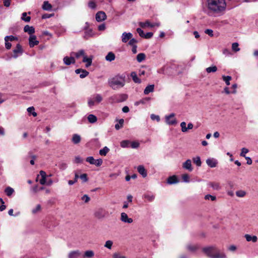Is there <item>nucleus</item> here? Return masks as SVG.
<instances>
[{
    "mask_svg": "<svg viewBox=\"0 0 258 258\" xmlns=\"http://www.w3.org/2000/svg\"><path fill=\"white\" fill-rule=\"evenodd\" d=\"M96 20L97 22H101L106 19V15L103 11H99L96 14Z\"/></svg>",
    "mask_w": 258,
    "mask_h": 258,
    "instance_id": "9d476101",
    "label": "nucleus"
},
{
    "mask_svg": "<svg viewBox=\"0 0 258 258\" xmlns=\"http://www.w3.org/2000/svg\"><path fill=\"white\" fill-rule=\"evenodd\" d=\"M178 182L176 176H170L167 179V183L169 184L176 183Z\"/></svg>",
    "mask_w": 258,
    "mask_h": 258,
    "instance_id": "bb28decb",
    "label": "nucleus"
},
{
    "mask_svg": "<svg viewBox=\"0 0 258 258\" xmlns=\"http://www.w3.org/2000/svg\"><path fill=\"white\" fill-rule=\"evenodd\" d=\"M82 200L84 201L85 203H87L90 201V198L88 195H85L82 197Z\"/></svg>",
    "mask_w": 258,
    "mask_h": 258,
    "instance_id": "e2e57ef3",
    "label": "nucleus"
},
{
    "mask_svg": "<svg viewBox=\"0 0 258 258\" xmlns=\"http://www.w3.org/2000/svg\"><path fill=\"white\" fill-rule=\"evenodd\" d=\"M175 114L171 113L165 117L166 122L169 125H173L176 124V121L174 117Z\"/></svg>",
    "mask_w": 258,
    "mask_h": 258,
    "instance_id": "6e6552de",
    "label": "nucleus"
},
{
    "mask_svg": "<svg viewBox=\"0 0 258 258\" xmlns=\"http://www.w3.org/2000/svg\"><path fill=\"white\" fill-rule=\"evenodd\" d=\"M17 40V37H15L12 35H10V36H7L5 37V41H13L14 40Z\"/></svg>",
    "mask_w": 258,
    "mask_h": 258,
    "instance_id": "3c124183",
    "label": "nucleus"
},
{
    "mask_svg": "<svg viewBox=\"0 0 258 258\" xmlns=\"http://www.w3.org/2000/svg\"><path fill=\"white\" fill-rule=\"evenodd\" d=\"M109 149L107 147H104L99 151V154L101 156H105L109 152Z\"/></svg>",
    "mask_w": 258,
    "mask_h": 258,
    "instance_id": "ea45409f",
    "label": "nucleus"
},
{
    "mask_svg": "<svg viewBox=\"0 0 258 258\" xmlns=\"http://www.w3.org/2000/svg\"><path fill=\"white\" fill-rule=\"evenodd\" d=\"M235 194L238 197L243 198L245 196L246 192L244 190H239L236 191Z\"/></svg>",
    "mask_w": 258,
    "mask_h": 258,
    "instance_id": "e433bc0d",
    "label": "nucleus"
},
{
    "mask_svg": "<svg viewBox=\"0 0 258 258\" xmlns=\"http://www.w3.org/2000/svg\"><path fill=\"white\" fill-rule=\"evenodd\" d=\"M232 49L235 52L239 51L240 50V48H239L238 43L237 42L232 43Z\"/></svg>",
    "mask_w": 258,
    "mask_h": 258,
    "instance_id": "49530a36",
    "label": "nucleus"
},
{
    "mask_svg": "<svg viewBox=\"0 0 258 258\" xmlns=\"http://www.w3.org/2000/svg\"><path fill=\"white\" fill-rule=\"evenodd\" d=\"M208 185L214 190H218L221 188L220 184L217 182H210L208 183Z\"/></svg>",
    "mask_w": 258,
    "mask_h": 258,
    "instance_id": "393cba45",
    "label": "nucleus"
},
{
    "mask_svg": "<svg viewBox=\"0 0 258 258\" xmlns=\"http://www.w3.org/2000/svg\"><path fill=\"white\" fill-rule=\"evenodd\" d=\"M146 58V55L144 53H140L137 56V60L139 62H141Z\"/></svg>",
    "mask_w": 258,
    "mask_h": 258,
    "instance_id": "72a5a7b5",
    "label": "nucleus"
},
{
    "mask_svg": "<svg viewBox=\"0 0 258 258\" xmlns=\"http://www.w3.org/2000/svg\"><path fill=\"white\" fill-rule=\"evenodd\" d=\"M206 7L209 15L220 16L226 11V2L225 0H207Z\"/></svg>",
    "mask_w": 258,
    "mask_h": 258,
    "instance_id": "f257e3e1",
    "label": "nucleus"
},
{
    "mask_svg": "<svg viewBox=\"0 0 258 258\" xmlns=\"http://www.w3.org/2000/svg\"><path fill=\"white\" fill-rule=\"evenodd\" d=\"M154 90V85H148L144 91V93L145 95H148L151 92H153Z\"/></svg>",
    "mask_w": 258,
    "mask_h": 258,
    "instance_id": "a878e982",
    "label": "nucleus"
},
{
    "mask_svg": "<svg viewBox=\"0 0 258 258\" xmlns=\"http://www.w3.org/2000/svg\"><path fill=\"white\" fill-rule=\"evenodd\" d=\"M186 247L188 250H190L191 251H194L198 248V246L197 245H191V244L187 245Z\"/></svg>",
    "mask_w": 258,
    "mask_h": 258,
    "instance_id": "09e8293b",
    "label": "nucleus"
},
{
    "mask_svg": "<svg viewBox=\"0 0 258 258\" xmlns=\"http://www.w3.org/2000/svg\"><path fill=\"white\" fill-rule=\"evenodd\" d=\"M182 179L183 181L185 182H189V177L187 174H184L182 175Z\"/></svg>",
    "mask_w": 258,
    "mask_h": 258,
    "instance_id": "6e6d98bb",
    "label": "nucleus"
},
{
    "mask_svg": "<svg viewBox=\"0 0 258 258\" xmlns=\"http://www.w3.org/2000/svg\"><path fill=\"white\" fill-rule=\"evenodd\" d=\"M133 37V34L130 32H123L121 35V41L123 43H126Z\"/></svg>",
    "mask_w": 258,
    "mask_h": 258,
    "instance_id": "9b49d317",
    "label": "nucleus"
},
{
    "mask_svg": "<svg viewBox=\"0 0 258 258\" xmlns=\"http://www.w3.org/2000/svg\"><path fill=\"white\" fill-rule=\"evenodd\" d=\"M86 161L87 162H89L91 164L94 165L95 162V159L93 157L90 156L86 158Z\"/></svg>",
    "mask_w": 258,
    "mask_h": 258,
    "instance_id": "13d9d810",
    "label": "nucleus"
},
{
    "mask_svg": "<svg viewBox=\"0 0 258 258\" xmlns=\"http://www.w3.org/2000/svg\"><path fill=\"white\" fill-rule=\"evenodd\" d=\"M102 100V97L100 94H96L88 98V104L89 107H91L94 105L99 104Z\"/></svg>",
    "mask_w": 258,
    "mask_h": 258,
    "instance_id": "20e7f679",
    "label": "nucleus"
},
{
    "mask_svg": "<svg viewBox=\"0 0 258 258\" xmlns=\"http://www.w3.org/2000/svg\"><path fill=\"white\" fill-rule=\"evenodd\" d=\"M88 120L90 123H93L97 121V117L93 114H89L88 116Z\"/></svg>",
    "mask_w": 258,
    "mask_h": 258,
    "instance_id": "7c9ffc66",
    "label": "nucleus"
},
{
    "mask_svg": "<svg viewBox=\"0 0 258 258\" xmlns=\"http://www.w3.org/2000/svg\"><path fill=\"white\" fill-rule=\"evenodd\" d=\"M182 167L189 171H192L193 168L191 165V161L190 159L186 160L184 163H183Z\"/></svg>",
    "mask_w": 258,
    "mask_h": 258,
    "instance_id": "2eb2a0df",
    "label": "nucleus"
},
{
    "mask_svg": "<svg viewBox=\"0 0 258 258\" xmlns=\"http://www.w3.org/2000/svg\"><path fill=\"white\" fill-rule=\"evenodd\" d=\"M124 123V120L123 119H120L119 120V123H117L115 125V128L116 130H118L121 127H122L123 124Z\"/></svg>",
    "mask_w": 258,
    "mask_h": 258,
    "instance_id": "a18cd8bd",
    "label": "nucleus"
},
{
    "mask_svg": "<svg viewBox=\"0 0 258 258\" xmlns=\"http://www.w3.org/2000/svg\"><path fill=\"white\" fill-rule=\"evenodd\" d=\"M107 214V212L103 208H99L97 209L94 213L95 217L99 219L105 218Z\"/></svg>",
    "mask_w": 258,
    "mask_h": 258,
    "instance_id": "423d86ee",
    "label": "nucleus"
},
{
    "mask_svg": "<svg viewBox=\"0 0 258 258\" xmlns=\"http://www.w3.org/2000/svg\"><path fill=\"white\" fill-rule=\"evenodd\" d=\"M131 76L134 82L136 83H140L141 80L138 77L137 74L135 72H133L131 74Z\"/></svg>",
    "mask_w": 258,
    "mask_h": 258,
    "instance_id": "c85d7f7f",
    "label": "nucleus"
},
{
    "mask_svg": "<svg viewBox=\"0 0 258 258\" xmlns=\"http://www.w3.org/2000/svg\"><path fill=\"white\" fill-rule=\"evenodd\" d=\"M120 220L126 223H132L133 222V220L129 218L127 215L125 213H121L120 215Z\"/></svg>",
    "mask_w": 258,
    "mask_h": 258,
    "instance_id": "f8f14e48",
    "label": "nucleus"
},
{
    "mask_svg": "<svg viewBox=\"0 0 258 258\" xmlns=\"http://www.w3.org/2000/svg\"><path fill=\"white\" fill-rule=\"evenodd\" d=\"M29 44L30 47H33L39 44V41L36 40V36L35 35L30 36Z\"/></svg>",
    "mask_w": 258,
    "mask_h": 258,
    "instance_id": "ddd939ff",
    "label": "nucleus"
},
{
    "mask_svg": "<svg viewBox=\"0 0 258 258\" xmlns=\"http://www.w3.org/2000/svg\"><path fill=\"white\" fill-rule=\"evenodd\" d=\"M113 245V242L111 240H107L104 244V247L111 249Z\"/></svg>",
    "mask_w": 258,
    "mask_h": 258,
    "instance_id": "de8ad7c7",
    "label": "nucleus"
},
{
    "mask_svg": "<svg viewBox=\"0 0 258 258\" xmlns=\"http://www.w3.org/2000/svg\"><path fill=\"white\" fill-rule=\"evenodd\" d=\"M203 251L211 258H226L225 253L220 252L219 249L216 246L204 247Z\"/></svg>",
    "mask_w": 258,
    "mask_h": 258,
    "instance_id": "7ed1b4c3",
    "label": "nucleus"
},
{
    "mask_svg": "<svg viewBox=\"0 0 258 258\" xmlns=\"http://www.w3.org/2000/svg\"><path fill=\"white\" fill-rule=\"evenodd\" d=\"M138 42V41L135 39V38H132L129 42H128V45H131V46H137L136 45V44Z\"/></svg>",
    "mask_w": 258,
    "mask_h": 258,
    "instance_id": "5fc2aeb1",
    "label": "nucleus"
},
{
    "mask_svg": "<svg viewBox=\"0 0 258 258\" xmlns=\"http://www.w3.org/2000/svg\"><path fill=\"white\" fill-rule=\"evenodd\" d=\"M76 74H80V77L81 78H84L87 76L89 74V72L87 71L81 69H77L75 71Z\"/></svg>",
    "mask_w": 258,
    "mask_h": 258,
    "instance_id": "6ab92c4d",
    "label": "nucleus"
},
{
    "mask_svg": "<svg viewBox=\"0 0 258 258\" xmlns=\"http://www.w3.org/2000/svg\"><path fill=\"white\" fill-rule=\"evenodd\" d=\"M205 199L206 200H211L212 201H215L216 199V197L214 196H212L211 195H207L205 196Z\"/></svg>",
    "mask_w": 258,
    "mask_h": 258,
    "instance_id": "603ef678",
    "label": "nucleus"
},
{
    "mask_svg": "<svg viewBox=\"0 0 258 258\" xmlns=\"http://www.w3.org/2000/svg\"><path fill=\"white\" fill-rule=\"evenodd\" d=\"M103 161L101 159H98L97 160L95 159V162L94 165H95L97 166H100L102 164Z\"/></svg>",
    "mask_w": 258,
    "mask_h": 258,
    "instance_id": "680f3d73",
    "label": "nucleus"
},
{
    "mask_svg": "<svg viewBox=\"0 0 258 258\" xmlns=\"http://www.w3.org/2000/svg\"><path fill=\"white\" fill-rule=\"evenodd\" d=\"M40 210H41L40 205H37L36 206V207L32 210V212L33 214H35L37 213L38 212L40 211Z\"/></svg>",
    "mask_w": 258,
    "mask_h": 258,
    "instance_id": "4d7b16f0",
    "label": "nucleus"
},
{
    "mask_svg": "<svg viewBox=\"0 0 258 258\" xmlns=\"http://www.w3.org/2000/svg\"><path fill=\"white\" fill-rule=\"evenodd\" d=\"M222 79L227 86L230 85V81L232 79L231 77L229 76H223Z\"/></svg>",
    "mask_w": 258,
    "mask_h": 258,
    "instance_id": "37998d69",
    "label": "nucleus"
},
{
    "mask_svg": "<svg viewBox=\"0 0 258 258\" xmlns=\"http://www.w3.org/2000/svg\"><path fill=\"white\" fill-rule=\"evenodd\" d=\"M93 56L91 55L89 57H87V56L85 54L83 58V62L86 63V67L88 68L91 66L92 62Z\"/></svg>",
    "mask_w": 258,
    "mask_h": 258,
    "instance_id": "4468645a",
    "label": "nucleus"
},
{
    "mask_svg": "<svg viewBox=\"0 0 258 258\" xmlns=\"http://www.w3.org/2000/svg\"><path fill=\"white\" fill-rule=\"evenodd\" d=\"M21 19L26 22H29L30 21L31 18L29 16H27V13L24 12L22 14Z\"/></svg>",
    "mask_w": 258,
    "mask_h": 258,
    "instance_id": "58836bf2",
    "label": "nucleus"
},
{
    "mask_svg": "<svg viewBox=\"0 0 258 258\" xmlns=\"http://www.w3.org/2000/svg\"><path fill=\"white\" fill-rule=\"evenodd\" d=\"M139 25L143 28H145L147 27L153 28L154 27L157 26L159 27L160 25V23L159 22L156 23H151L149 21H146L145 22H140L139 23Z\"/></svg>",
    "mask_w": 258,
    "mask_h": 258,
    "instance_id": "0eeeda50",
    "label": "nucleus"
},
{
    "mask_svg": "<svg viewBox=\"0 0 258 258\" xmlns=\"http://www.w3.org/2000/svg\"><path fill=\"white\" fill-rule=\"evenodd\" d=\"M206 163L209 167L214 168L217 166L218 162L214 158H208L206 160Z\"/></svg>",
    "mask_w": 258,
    "mask_h": 258,
    "instance_id": "f3484780",
    "label": "nucleus"
},
{
    "mask_svg": "<svg viewBox=\"0 0 258 258\" xmlns=\"http://www.w3.org/2000/svg\"><path fill=\"white\" fill-rule=\"evenodd\" d=\"M13 52L14 53L13 55L14 58H17L18 57V53L21 54L22 53V47L19 44L17 45L16 48L13 50Z\"/></svg>",
    "mask_w": 258,
    "mask_h": 258,
    "instance_id": "b1692460",
    "label": "nucleus"
},
{
    "mask_svg": "<svg viewBox=\"0 0 258 258\" xmlns=\"http://www.w3.org/2000/svg\"><path fill=\"white\" fill-rule=\"evenodd\" d=\"M63 61L64 63L67 66L70 65L72 63L74 64L76 62L75 58L72 56L71 57L65 56L63 59Z\"/></svg>",
    "mask_w": 258,
    "mask_h": 258,
    "instance_id": "dca6fc26",
    "label": "nucleus"
},
{
    "mask_svg": "<svg viewBox=\"0 0 258 258\" xmlns=\"http://www.w3.org/2000/svg\"><path fill=\"white\" fill-rule=\"evenodd\" d=\"M151 100V98L150 97H145L142 100H140L138 102L135 103L136 105H138L139 104H145L146 102L149 101Z\"/></svg>",
    "mask_w": 258,
    "mask_h": 258,
    "instance_id": "c03bdc74",
    "label": "nucleus"
},
{
    "mask_svg": "<svg viewBox=\"0 0 258 258\" xmlns=\"http://www.w3.org/2000/svg\"><path fill=\"white\" fill-rule=\"evenodd\" d=\"M192 161L194 163L196 164L198 166L200 167L201 166L202 162L201 160V158L199 156L194 157L192 158Z\"/></svg>",
    "mask_w": 258,
    "mask_h": 258,
    "instance_id": "c9c22d12",
    "label": "nucleus"
},
{
    "mask_svg": "<svg viewBox=\"0 0 258 258\" xmlns=\"http://www.w3.org/2000/svg\"><path fill=\"white\" fill-rule=\"evenodd\" d=\"M85 55V51L83 49H81L79 50L78 52H72L71 53V56H75L77 58H78L81 56H83V57Z\"/></svg>",
    "mask_w": 258,
    "mask_h": 258,
    "instance_id": "aec40b11",
    "label": "nucleus"
},
{
    "mask_svg": "<svg viewBox=\"0 0 258 258\" xmlns=\"http://www.w3.org/2000/svg\"><path fill=\"white\" fill-rule=\"evenodd\" d=\"M113 258H126L125 256L122 255L118 252H115L113 254Z\"/></svg>",
    "mask_w": 258,
    "mask_h": 258,
    "instance_id": "052dcab7",
    "label": "nucleus"
},
{
    "mask_svg": "<svg viewBox=\"0 0 258 258\" xmlns=\"http://www.w3.org/2000/svg\"><path fill=\"white\" fill-rule=\"evenodd\" d=\"M206 70L208 73H215L217 71V68L216 66H213L207 68Z\"/></svg>",
    "mask_w": 258,
    "mask_h": 258,
    "instance_id": "4c0bfd02",
    "label": "nucleus"
},
{
    "mask_svg": "<svg viewBox=\"0 0 258 258\" xmlns=\"http://www.w3.org/2000/svg\"><path fill=\"white\" fill-rule=\"evenodd\" d=\"M80 141H81V137L80 135H79L78 134L73 135V137H72V142L75 144H77L79 143L80 142Z\"/></svg>",
    "mask_w": 258,
    "mask_h": 258,
    "instance_id": "cd10ccee",
    "label": "nucleus"
},
{
    "mask_svg": "<svg viewBox=\"0 0 258 258\" xmlns=\"http://www.w3.org/2000/svg\"><path fill=\"white\" fill-rule=\"evenodd\" d=\"M186 124L185 122H184V121L181 122V123H180L181 131L183 133L186 132L187 131V128L186 127Z\"/></svg>",
    "mask_w": 258,
    "mask_h": 258,
    "instance_id": "864d4df0",
    "label": "nucleus"
},
{
    "mask_svg": "<svg viewBox=\"0 0 258 258\" xmlns=\"http://www.w3.org/2000/svg\"><path fill=\"white\" fill-rule=\"evenodd\" d=\"M151 118L153 120H156L157 121H160V117H159V116L157 115H155L154 114H152L151 115Z\"/></svg>",
    "mask_w": 258,
    "mask_h": 258,
    "instance_id": "69168bd1",
    "label": "nucleus"
},
{
    "mask_svg": "<svg viewBox=\"0 0 258 258\" xmlns=\"http://www.w3.org/2000/svg\"><path fill=\"white\" fill-rule=\"evenodd\" d=\"M144 197L149 202H152L155 199V196L151 194H145L144 195Z\"/></svg>",
    "mask_w": 258,
    "mask_h": 258,
    "instance_id": "f704fd0d",
    "label": "nucleus"
},
{
    "mask_svg": "<svg viewBox=\"0 0 258 258\" xmlns=\"http://www.w3.org/2000/svg\"><path fill=\"white\" fill-rule=\"evenodd\" d=\"M14 189L11 187H7L5 189V192L6 195L9 197L11 196L14 193Z\"/></svg>",
    "mask_w": 258,
    "mask_h": 258,
    "instance_id": "a19ab883",
    "label": "nucleus"
},
{
    "mask_svg": "<svg viewBox=\"0 0 258 258\" xmlns=\"http://www.w3.org/2000/svg\"><path fill=\"white\" fill-rule=\"evenodd\" d=\"M131 142L128 140H124L120 142V146L122 148H127L130 146Z\"/></svg>",
    "mask_w": 258,
    "mask_h": 258,
    "instance_id": "79ce46f5",
    "label": "nucleus"
},
{
    "mask_svg": "<svg viewBox=\"0 0 258 258\" xmlns=\"http://www.w3.org/2000/svg\"><path fill=\"white\" fill-rule=\"evenodd\" d=\"M130 145L132 148H137L139 146V143L137 142H131Z\"/></svg>",
    "mask_w": 258,
    "mask_h": 258,
    "instance_id": "774afa93",
    "label": "nucleus"
},
{
    "mask_svg": "<svg viewBox=\"0 0 258 258\" xmlns=\"http://www.w3.org/2000/svg\"><path fill=\"white\" fill-rule=\"evenodd\" d=\"M88 6L90 8L92 9H94L96 8V5L95 4V3L93 1H90L89 3H88Z\"/></svg>",
    "mask_w": 258,
    "mask_h": 258,
    "instance_id": "0e129e2a",
    "label": "nucleus"
},
{
    "mask_svg": "<svg viewBox=\"0 0 258 258\" xmlns=\"http://www.w3.org/2000/svg\"><path fill=\"white\" fill-rule=\"evenodd\" d=\"M94 255V252L92 250H89L85 251L84 254V257L91 258L93 257Z\"/></svg>",
    "mask_w": 258,
    "mask_h": 258,
    "instance_id": "2f4dec72",
    "label": "nucleus"
},
{
    "mask_svg": "<svg viewBox=\"0 0 258 258\" xmlns=\"http://www.w3.org/2000/svg\"><path fill=\"white\" fill-rule=\"evenodd\" d=\"M125 82V75H117L108 80V85L112 89L118 90L124 86Z\"/></svg>",
    "mask_w": 258,
    "mask_h": 258,
    "instance_id": "f03ea898",
    "label": "nucleus"
},
{
    "mask_svg": "<svg viewBox=\"0 0 258 258\" xmlns=\"http://www.w3.org/2000/svg\"><path fill=\"white\" fill-rule=\"evenodd\" d=\"M83 162V159L80 156H76L74 159V162L76 163H81Z\"/></svg>",
    "mask_w": 258,
    "mask_h": 258,
    "instance_id": "338daca9",
    "label": "nucleus"
},
{
    "mask_svg": "<svg viewBox=\"0 0 258 258\" xmlns=\"http://www.w3.org/2000/svg\"><path fill=\"white\" fill-rule=\"evenodd\" d=\"M248 152V149H247L246 148H243L242 149H241V152L240 153V155L242 157H245V154H247Z\"/></svg>",
    "mask_w": 258,
    "mask_h": 258,
    "instance_id": "bf43d9fd",
    "label": "nucleus"
},
{
    "mask_svg": "<svg viewBox=\"0 0 258 258\" xmlns=\"http://www.w3.org/2000/svg\"><path fill=\"white\" fill-rule=\"evenodd\" d=\"M127 95L125 94H120L114 95L110 98L111 103L121 102L125 101L127 98Z\"/></svg>",
    "mask_w": 258,
    "mask_h": 258,
    "instance_id": "39448f33",
    "label": "nucleus"
},
{
    "mask_svg": "<svg viewBox=\"0 0 258 258\" xmlns=\"http://www.w3.org/2000/svg\"><path fill=\"white\" fill-rule=\"evenodd\" d=\"M52 6L48 2L45 1L43 3L42 6V9L46 11H50L51 10Z\"/></svg>",
    "mask_w": 258,
    "mask_h": 258,
    "instance_id": "c756f323",
    "label": "nucleus"
},
{
    "mask_svg": "<svg viewBox=\"0 0 258 258\" xmlns=\"http://www.w3.org/2000/svg\"><path fill=\"white\" fill-rule=\"evenodd\" d=\"M115 55L112 52H109L105 57L107 61H111L115 59Z\"/></svg>",
    "mask_w": 258,
    "mask_h": 258,
    "instance_id": "473e14b6",
    "label": "nucleus"
},
{
    "mask_svg": "<svg viewBox=\"0 0 258 258\" xmlns=\"http://www.w3.org/2000/svg\"><path fill=\"white\" fill-rule=\"evenodd\" d=\"M68 258H83L81 252L79 250L71 251L68 254Z\"/></svg>",
    "mask_w": 258,
    "mask_h": 258,
    "instance_id": "1a4fd4ad",
    "label": "nucleus"
},
{
    "mask_svg": "<svg viewBox=\"0 0 258 258\" xmlns=\"http://www.w3.org/2000/svg\"><path fill=\"white\" fill-rule=\"evenodd\" d=\"M244 237L247 242H252L255 243L257 241V237L255 235H251L250 234H245Z\"/></svg>",
    "mask_w": 258,
    "mask_h": 258,
    "instance_id": "a211bd4d",
    "label": "nucleus"
},
{
    "mask_svg": "<svg viewBox=\"0 0 258 258\" xmlns=\"http://www.w3.org/2000/svg\"><path fill=\"white\" fill-rule=\"evenodd\" d=\"M40 175L41 177V178L39 180V182L42 185H44L46 183V173L44 171H40Z\"/></svg>",
    "mask_w": 258,
    "mask_h": 258,
    "instance_id": "412c9836",
    "label": "nucleus"
},
{
    "mask_svg": "<svg viewBox=\"0 0 258 258\" xmlns=\"http://www.w3.org/2000/svg\"><path fill=\"white\" fill-rule=\"evenodd\" d=\"M138 171L142 175L143 177H146L147 175V171L143 165H140L137 168Z\"/></svg>",
    "mask_w": 258,
    "mask_h": 258,
    "instance_id": "4be33fe9",
    "label": "nucleus"
},
{
    "mask_svg": "<svg viewBox=\"0 0 258 258\" xmlns=\"http://www.w3.org/2000/svg\"><path fill=\"white\" fill-rule=\"evenodd\" d=\"M24 31L25 32H27L30 35H33L32 34L35 32V29L33 26L26 25L24 27Z\"/></svg>",
    "mask_w": 258,
    "mask_h": 258,
    "instance_id": "5701e85b",
    "label": "nucleus"
},
{
    "mask_svg": "<svg viewBox=\"0 0 258 258\" xmlns=\"http://www.w3.org/2000/svg\"><path fill=\"white\" fill-rule=\"evenodd\" d=\"M27 111L30 113H32L34 117L37 116V113L34 111V108L33 107H28L27 108Z\"/></svg>",
    "mask_w": 258,
    "mask_h": 258,
    "instance_id": "8fccbe9b",
    "label": "nucleus"
}]
</instances>
